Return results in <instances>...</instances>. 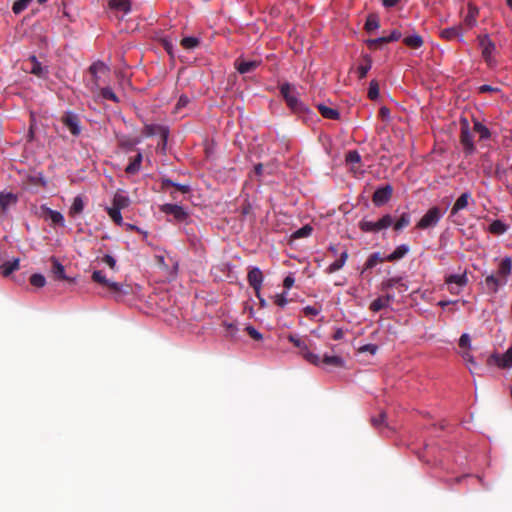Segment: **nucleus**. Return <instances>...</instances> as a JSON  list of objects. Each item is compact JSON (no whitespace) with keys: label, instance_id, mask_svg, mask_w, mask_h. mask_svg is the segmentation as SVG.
Returning <instances> with one entry per match:
<instances>
[{"label":"nucleus","instance_id":"obj_1","mask_svg":"<svg viewBox=\"0 0 512 512\" xmlns=\"http://www.w3.org/2000/svg\"><path fill=\"white\" fill-rule=\"evenodd\" d=\"M280 92L285 99L289 108L295 113H303L307 111V107L299 100L298 92L295 86L285 83L281 85Z\"/></svg>","mask_w":512,"mask_h":512},{"label":"nucleus","instance_id":"obj_2","mask_svg":"<svg viewBox=\"0 0 512 512\" xmlns=\"http://www.w3.org/2000/svg\"><path fill=\"white\" fill-rule=\"evenodd\" d=\"M288 340L299 349V354L309 363H317L319 361L318 354L309 350L307 342L295 335H289Z\"/></svg>","mask_w":512,"mask_h":512},{"label":"nucleus","instance_id":"obj_3","mask_svg":"<svg viewBox=\"0 0 512 512\" xmlns=\"http://www.w3.org/2000/svg\"><path fill=\"white\" fill-rule=\"evenodd\" d=\"M442 216L443 213L438 207H432L423 215V217L417 223L416 227L419 229H429L435 227Z\"/></svg>","mask_w":512,"mask_h":512},{"label":"nucleus","instance_id":"obj_4","mask_svg":"<svg viewBox=\"0 0 512 512\" xmlns=\"http://www.w3.org/2000/svg\"><path fill=\"white\" fill-rule=\"evenodd\" d=\"M319 361L317 363H312L315 366L322 367L327 370H331L334 368H341L344 366V360L337 355H328L325 354L323 356L318 355Z\"/></svg>","mask_w":512,"mask_h":512},{"label":"nucleus","instance_id":"obj_5","mask_svg":"<svg viewBox=\"0 0 512 512\" xmlns=\"http://www.w3.org/2000/svg\"><path fill=\"white\" fill-rule=\"evenodd\" d=\"M479 45L482 50V56L488 65L494 64L493 53L496 50L495 44L488 37V35L479 36Z\"/></svg>","mask_w":512,"mask_h":512},{"label":"nucleus","instance_id":"obj_6","mask_svg":"<svg viewBox=\"0 0 512 512\" xmlns=\"http://www.w3.org/2000/svg\"><path fill=\"white\" fill-rule=\"evenodd\" d=\"M160 211L167 215H172L178 222H184L188 218L187 211L178 204H163L160 207Z\"/></svg>","mask_w":512,"mask_h":512},{"label":"nucleus","instance_id":"obj_7","mask_svg":"<svg viewBox=\"0 0 512 512\" xmlns=\"http://www.w3.org/2000/svg\"><path fill=\"white\" fill-rule=\"evenodd\" d=\"M489 364H495L500 368H511L512 367V346L503 354H493L488 360Z\"/></svg>","mask_w":512,"mask_h":512},{"label":"nucleus","instance_id":"obj_8","mask_svg":"<svg viewBox=\"0 0 512 512\" xmlns=\"http://www.w3.org/2000/svg\"><path fill=\"white\" fill-rule=\"evenodd\" d=\"M92 279L100 285L109 288L113 292H120L122 290V286L120 284L109 280L102 271H94Z\"/></svg>","mask_w":512,"mask_h":512},{"label":"nucleus","instance_id":"obj_9","mask_svg":"<svg viewBox=\"0 0 512 512\" xmlns=\"http://www.w3.org/2000/svg\"><path fill=\"white\" fill-rule=\"evenodd\" d=\"M248 282L255 290L256 296L259 297L263 282V274L259 268L255 267L249 271Z\"/></svg>","mask_w":512,"mask_h":512},{"label":"nucleus","instance_id":"obj_10","mask_svg":"<svg viewBox=\"0 0 512 512\" xmlns=\"http://www.w3.org/2000/svg\"><path fill=\"white\" fill-rule=\"evenodd\" d=\"M62 122L63 124L70 130V132L77 136L80 134V123H79V119L77 117V115L73 114V113H66L63 117H62Z\"/></svg>","mask_w":512,"mask_h":512},{"label":"nucleus","instance_id":"obj_11","mask_svg":"<svg viewBox=\"0 0 512 512\" xmlns=\"http://www.w3.org/2000/svg\"><path fill=\"white\" fill-rule=\"evenodd\" d=\"M470 202H474L472 199V195L469 192L462 193L459 198L455 201L452 209H451V215H456L459 211L467 208L470 204Z\"/></svg>","mask_w":512,"mask_h":512},{"label":"nucleus","instance_id":"obj_12","mask_svg":"<svg viewBox=\"0 0 512 512\" xmlns=\"http://www.w3.org/2000/svg\"><path fill=\"white\" fill-rule=\"evenodd\" d=\"M42 217L46 220H50L54 225L64 226V217L58 212L54 211L48 207L42 206Z\"/></svg>","mask_w":512,"mask_h":512},{"label":"nucleus","instance_id":"obj_13","mask_svg":"<svg viewBox=\"0 0 512 512\" xmlns=\"http://www.w3.org/2000/svg\"><path fill=\"white\" fill-rule=\"evenodd\" d=\"M440 36L445 40H453L458 39L460 42H464L463 33H462V25H457L449 28H445L441 30Z\"/></svg>","mask_w":512,"mask_h":512},{"label":"nucleus","instance_id":"obj_14","mask_svg":"<svg viewBox=\"0 0 512 512\" xmlns=\"http://www.w3.org/2000/svg\"><path fill=\"white\" fill-rule=\"evenodd\" d=\"M392 195V188L390 185H387L385 187L378 188L373 195V202L376 205H383L385 204Z\"/></svg>","mask_w":512,"mask_h":512},{"label":"nucleus","instance_id":"obj_15","mask_svg":"<svg viewBox=\"0 0 512 512\" xmlns=\"http://www.w3.org/2000/svg\"><path fill=\"white\" fill-rule=\"evenodd\" d=\"M234 65L239 73L246 74L254 71L260 65V61L237 59Z\"/></svg>","mask_w":512,"mask_h":512},{"label":"nucleus","instance_id":"obj_16","mask_svg":"<svg viewBox=\"0 0 512 512\" xmlns=\"http://www.w3.org/2000/svg\"><path fill=\"white\" fill-rule=\"evenodd\" d=\"M460 140L466 152L471 153L474 150L472 134L469 130L467 122H465L461 128Z\"/></svg>","mask_w":512,"mask_h":512},{"label":"nucleus","instance_id":"obj_17","mask_svg":"<svg viewBox=\"0 0 512 512\" xmlns=\"http://www.w3.org/2000/svg\"><path fill=\"white\" fill-rule=\"evenodd\" d=\"M144 135L147 137H151L157 134H160L164 140H166L168 135V130L166 127L157 125V124H146L143 131Z\"/></svg>","mask_w":512,"mask_h":512},{"label":"nucleus","instance_id":"obj_18","mask_svg":"<svg viewBox=\"0 0 512 512\" xmlns=\"http://www.w3.org/2000/svg\"><path fill=\"white\" fill-rule=\"evenodd\" d=\"M91 74L94 76V81H93V84L91 86V91H95L96 89L99 88V83H98V77H97V74L98 73H105L108 71V67L102 63V62H96V63H93L90 68H89Z\"/></svg>","mask_w":512,"mask_h":512},{"label":"nucleus","instance_id":"obj_19","mask_svg":"<svg viewBox=\"0 0 512 512\" xmlns=\"http://www.w3.org/2000/svg\"><path fill=\"white\" fill-rule=\"evenodd\" d=\"M108 6L110 9L123 12L124 14L129 13L131 10L130 0H109Z\"/></svg>","mask_w":512,"mask_h":512},{"label":"nucleus","instance_id":"obj_20","mask_svg":"<svg viewBox=\"0 0 512 512\" xmlns=\"http://www.w3.org/2000/svg\"><path fill=\"white\" fill-rule=\"evenodd\" d=\"M467 282L468 278L466 273L452 274L449 275L445 280L446 285H456L459 288H463L467 284Z\"/></svg>","mask_w":512,"mask_h":512},{"label":"nucleus","instance_id":"obj_21","mask_svg":"<svg viewBox=\"0 0 512 512\" xmlns=\"http://www.w3.org/2000/svg\"><path fill=\"white\" fill-rule=\"evenodd\" d=\"M19 262L20 260L18 258L5 262L0 266V273L5 277L9 276L14 271L19 269Z\"/></svg>","mask_w":512,"mask_h":512},{"label":"nucleus","instance_id":"obj_22","mask_svg":"<svg viewBox=\"0 0 512 512\" xmlns=\"http://www.w3.org/2000/svg\"><path fill=\"white\" fill-rule=\"evenodd\" d=\"M17 202L16 195L12 193H0V209L6 211L11 205Z\"/></svg>","mask_w":512,"mask_h":512},{"label":"nucleus","instance_id":"obj_23","mask_svg":"<svg viewBox=\"0 0 512 512\" xmlns=\"http://www.w3.org/2000/svg\"><path fill=\"white\" fill-rule=\"evenodd\" d=\"M409 251V247L405 244L398 246L391 254L385 257L386 261L393 262L403 258Z\"/></svg>","mask_w":512,"mask_h":512},{"label":"nucleus","instance_id":"obj_24","mask_svg":"<svg viewBox=\"0 0 512 512\" xmlns=\"http://www.w3.org/2000/svg\"><path fill=\"white\" fill-rule=\"evenodd\" d=\"M51 261H52V264H53L52 270H51L53 276L56 279H60V280L67 279L66 274H65L64 266L54 257L51 258Z\"/></svg>","mask_w":512,"mask_h":512},{"label":"nucleus","instance_id":"obj_25","mask_svg":"<svg viewBox=\"0 0 512 512\" xmlns=\"http://www.w3.org/2000/svg\"><path fill=\"white\" fill-rule=\"evenodd\" d=\"M477 15H478V9L475 6L470 4L468 6V13H467V15L464 18V23L469 28L474 27L476 25V23H477V21H476Z\"/></svg>","mask_w":512,"mask_h":512},{"label":"nucleus","instance_id":"obj_26","mask_svg":"<svg viewBox=\"0 0 512 512\" xmlns=\"http://www.w3.org/2000/svg\"><path fill=\"white\" fill-rule=\"evenodd\" d=\"M511 269H512V261L509 257H506L501 261V263L499 265L498 275L500 277H503L504 279H506L510 275Z\"/></svg>","mask_w":512,"mask_h":512},{"label":"nucleus","instance_id":"obj_27","mask_svg":"<svg viewBox=\"0 0 512 512\" xmlns=\"http://www.w3.org/2000/svg\"><path fill=\"white\" fill-rule=\"evenodd\" d=\"M506 283V280L501 282L498 278H496L494 275H489L485 279V284L489 291L492 293H496L499 289V286L504 285Z\"/></svg>","mask_w":512,"mask_h":512},{"label":"nucleus","instance_id":"obj_28","mask_svg":"<svg viewBox=\"0 0 512 512\" xmlns=\"http://www.w3.org/2000/svg\"><path fill=\"white\" fill-rule=\"evenodd\" d=\"M347 258H348V253L345 250L340 254L339 259H337L336 261H334L333 263H331L329 265L328 272L333 273V272L340 270L345 265Z\"/></svg>","mask_w":512,"mask_h":512},{"label":"nucleus","instance_id":"obj_29","mask_svg":"<svg viewBox=\"0 0 512 512\" xmlns=\"http://www.w3.org/2000/svg\"><path fill=\"white\" fill-rule=\"evenodd\" d=\"M130 204V199L122 193H116L113 197V206L118 209H124Z\"/></svg>","mask_w":512,"mask_h":512},{"label":"nucleus","instance_id":"obj_30","mask_svg":"<svg viewBox=\"0 0 512 512\" xmlns=\"http://www.w3.org/2000/svg\"><path fill=\"white\" fill-rule=\"evenodd\" d=\"M508 229V226L501 220H494L489 226V232L495 235H502Z\"/></svg>","mask_w":512,"mask_h":512},{"label":"nucleus","instance_id":"obj_31","mask_svg":"<svg viewBox=\"0 0 512 512\" xmlns=\"http://www.w3.org/2000/svg\"><path fill=\"white\" fill-rule=\"evenodd\" d=\"M318 109H319L320 113L322 114V116L327 119H338V117H339L338 110H336L334 108H330L326 105L319 104Z\"/></svg>","mask_w":512,"mask_h":512},{"label":"nucleus","instance_id":"obj_32","mask_svg":"<svg viewBox=\"0 0 512 512\" xmlns=\"http://www.w3.org/2000/svg\"><path fill=\"white\" fill-rule=\"evenodd\" d=\"M83 210H84V200H83L82 196H76L73 199V203L70 207L69 212L71 215H77V214L82 213Z\"/></svg>","mask_w":512,"mask_h":512},{"label":"nucleus","instance_id":"obj_33","mask_svg":"<svg viewBox=\"0 0 512 512\" xmlns=\"http://www.w3.org/2000/svg\"><path fill=\"white\" fill-rule=\"evenodd\" d=\"M142 162V154L138 153L134 160H132L129 165L126 167L125 171L128 174H135L140 170Z\"/></svg>","mask_w":512,"mask_h":512},{"label":"nucleus","instance_id":"obj_34","mask_svg":"<svg viewBox=\"0 0 512 512\" xmlns=\"http://www.w3.org/2000/svg\"><path fill=\"white\" fill-rule=\"evenodd\" d=\"M404 43L411 48H419L423 45V40L420 35L414 34V35L405 37Z\"/></svg>","mask_w":512,"mask_h":512},{"label":"nucleus","instance_id":"obj_35","mask_svg":"<svg viewBox=\"0 0 512 512\" xmlns=\"http://www.w3.org/2000/svg\"><path fill=\"white\" fill-rule=\"evenodd\" d=\"M411 222V216L409 213H403L399 219L394 223V229L400 231L407 227Z\"/></svg>","mask_w":512,"mask_h":512},{"label":"nucleus","instance_id":"obj_36","mask_svg":"<svg viewBox=\"0 0 512 512\" xmlns=\"http://www.w3.org/2000/svg\"><path fill=\"white\" fill-rule=\"evenodd\" d=\"M359 227L364 232H379L380 228H378V221H368V220H362L359 223Z\"/></svg>","mask_w":512,"mask_h":512},{"label":"nucleus","instance_id":"obj_37","mask_svg":"<svg viewBox=\"0 0 512 512\" xmlns=\"http://www.w3.org/2000/svg\"><path fill=\"white\" fill-rule=\"evenodd\" d=\"M383 261H386L385 258H383L380 253L376 252L369 256L365 263V269H371L374 266H376L378 263H381Z\"/></svg>","mask_w":512,"mask_h":512},{"label":"nucleus","instance_id":"obj_38","mask_svg":"<svg viewBox=\"0 0 512 512\" xmlns=\"http://www.w3.org/2000/svg\"><path fill=\"white\" fill-rule=\"evenodd\" d=\"M106 211L110 218L118 225H123V219L121 215V209L115 207H107Z\"/></svg>","mask_w":512,"mask_h":512},{"label":"nucleus","instance_id":"obj_39","mask_svg":"<svg viewBox=\"0 0 512 512\" xmlns=\"http://www.w3.org/2000/svg\"><path fill=\"white\" fill-rule=\"evenodd\" d=\"M371 67H372L371 59L369 57H365V63L359 65L358 68H357V72H358L359 78L360 79L365 78L367 73H368V71L371 69Z\"/></svg>","mask_w":512,"mask_h":512},{"label":"nucleus","instance_id":"obj_40","mask_svg":"<svg viewBox=\"0 0 512 512\" xmlns=\"http://www.w3.org/2000/svg\"><path fill=\"white\" fill-rule=\"evenodd\" d=\"M181 45L187 50L194 49L199 45V39L196 37H185L181 40Z\"/></svg>","mask_w":512,"mask_h":512},{"label":"nucleus","instance_id":"obj_41","mask_svg":"<svg viewBox=\"0 0 512 512\" xmlns=\"http://www.w3.org/2000/svg\"><path fill=\"white\" fill-rule=\"evenodd\" d=\"M33 0H17L12 6V10L15 14H20L24 11Z\"/></svg>","mask_w":512,"mask_h":512},{"label":"nucleus","instance_id":"obj_42","mask_svg":"<svg viewBox=\"0 0 512 512\" xmlns=\"http://www.w3.org/2000/svg\"><path fill=\"white\" fill-rule=\"evenodd\" d=\"M163 186L164 187H169V186H172V187H175L176 188V191H179L183 194L185 193H188L190 188L188 185H181V184H176L174 183L172 180L170 179H166L163 181Z\"/></svg>","mask_w":512,"mask_h":512},{"label":"nucleus","instance_id":"obj_43","mask_svg":"<svg viewBox=\"0 0 512 512\" xmlns=\"http://www.w3.org/2000/svg\"><path fill=\"white\" fill-rule=\"evenodd\" d=\"M365 28L368 32H372L373 30H376L379 28V21L375 15H370L367 18Z\"/></svg>","mask_w":512,"mask_h":512},{"label":"nucleus","instance_id":"obj_44","mask_svg":"<svg viewBox=\"0 0 512 512\" xmlns=\"http://www.w3.org/2000/svg\"><path fill=\"white\" fill-rule=\"evenodd\" d=\"M392 224H394V220L389 214L384 215L378 220V228H380V231L389 228Z\"/></svg>","mask_w":512,"mask_h":512},{"label":"nucleus","instance_id":"obj_45","mask_svg":"<svg viewBox=\"0 0 512 512\" xmlns=\"http://www.w3.org/2000/svg\"><path fill=\"white\" fill-rule=\"evenodd\" d=\"M368 96L370 99L375 100L379 96V85L376 80H372L369 85Z\"/></svg>","mask_w":512,"mask_h":512},{"label":"nucleus","instance_id":"obj_46","mask_svg":"<svg viewBox=\"0 0 512 512\" xmlns=\"http://www.w3.org/2000/svg\"><path fill=\"white\" fill-rule=\"evenodd\" d=\"M30 72L37 76H42L43 68L41 64L36 60L35 56L31 57Z\"/></svg>","mask_w":512,"mask_h":512},{"label":"nucleus","instance_id":"obj_47","mask_svg":"<svg viewBox=\"0 0 512 512\" xmlns=\"http://www.w3.org/2000/svg\"><path fill=\"white\" fill-rule=\"evenodd\" d=\"M312 233V227L305 225L293 233L294 238H304L310 236Z\"/></svg>","mask_w":512,"mask_h":512},{"label":"nucleus","instance_id":"obj_48","mask_svg":"<svg viewBox=\"0 0 512 512\" xmlns=\"http://www.w3.org/2000/svg\"><path fill=\"white\" fill-rule=\"evenodd\" d=\"M30 283L35 287H43L46 283V279L42 274H33L30 277Z\"/></svg>","mask_w":512,"mask_h":512},{"label":"nucleus","instance_id":"obj_49","mask_svg":"<svg viewBox=\"0 0 512 512\" xmlns=\"http://www.w3.org/2000/svg\"><path fill=\"white\" fill-rule=\"evenodd\" d=\"M385 307H387V304L383 301L381 297L375 299L370 304V310L373 312H378Z\"/></svg>","mask_w":512,"mask_h":512},{"label":"nucleus","instance_id":"obj_50","mask_svg":"<svg viewBox=\"0 0 512 512\" xmlns=\"http://www.w3.org/2000/svg\"><path fill=\"white\" fill-rule=\"evenodd\" d=\"M385 418H386L385 413L381 412L379 414V416L371 418V424L373 425V427L379 429L385 425Z\"/></svg>","mask_w":512,"mask_h":512},{"label":"nucleus","instance_id":"obj_51","mask_svg":"<svg viewBox=\"0 0 512 512\" xmlns=\"http://www.w3.org/2000/svg\"><path fill=\"white\" fill-rule=\"evenodd\" d=\"M346 161L349 164H358L361 161V156L357 151H349L346 155Z\"/></svg>","mask_w":512,"mask_h":512},{"label":"nucleus","instance_id":"obj_52","mask_svg":"<svg viewBox=\"0 0 512 512\" xmlns=\"http://www.w3.org/2000/svg\"><path fill=\"white\" fill-rule=\"evenodd\" d=\"M474 130L479 133L481 138H488L490 136L489 130L480 122H475Z\"/></svg>","mask_w":512,"mask_h":512},{"label":"nucleus","instance_id":"obj_53","mask_svg":"<svg viewBox=\"0 0 512 512\" xmlns=\"http://www.w3.org/2000/svg\"><path fill=\"white\" fill-rule=\"evenodd\" d=\"M101 261L109 266L110 269L117 270L116 259L113 256L106 254L101 258Z\"/></svg>","mask_w":512,"mask_h":512},{"label":"nucleus","instance_id":"obj_54","mask_svg":"<svg viewBox=\"0 0 512 512\" xmlns=\"http://www.w3.org/2000/svg\"><path fill=\"white\" fill-rule=\"evenodd\" d=\"M101 95L104 99H109V100H112L114 102H118V97L116 96V94L112 91L111 88L109 87H106V88H102L101 89Z\"/></svg>","mask_w":512,"mask_h":512},{"label":"nucleus","instance_id":"obj_55","mask_svg":"<svg viewBox=\"0 0 512 512\" xmlns=\"http://www.w3.org/2000/svg\"><path fill=\"white\" fill-rule=\"evenodd\" d=\"M275 304L281 308L285 307V305L288 303L287 299V293H281L275 296L274 300Z\"/></svg>","mask_w":512,"mask_h":512},{"label":"nucleus","instance_id":"obj_56","mask_svg":"<svg viewBox=\"0 0 512 512\" xmlns=\"http://www.w3.org/2000/svg\"><path fill=\"white\" fill-rule=\"evenodd\" d=\"M224 327H225V331H226V336L228 337H235L236 335V332H237V327L234 323H227L225 322L224 323Z\"/></svg>","mask_w":512,"mask_h":512},{"label":"nucleus","instance_id":"obj_57","mask_svg":"<svg viewBox=\"0 0 512 512\" xmlns=\"http://www.w3.org/2000/svg\"><path fill=\"white\" fill-rule=\"evenodd\" d=\"M246 331L250 335V337L253 338L254 340L259 341L263 338L262 334L260 332H258L253 326H247Z\"/></svg>","mask_w":512,"mask_h":512},{"label":"nucleus","instance_id":"obj_58","mask_svg":"<svg viewBox=\"0 0 512 512\" xmlns=\"http://www.w3.org/2000/svg\"><path fill=\"white\" fill-rule=\"evenodd\" d=\"M470 336L468 334H463L459 339V346L462 348H466L470 346Z\"/></svg>","mask_w":512,"mask_h":512},{"label":"nucleus","instance_id":"obj_59","mask_svg":"<svg viewBox=\"0 0 512 512\" xmlns=\"http://www.w3.org/2000/svg\"><path fill=\"white\" fill-rule=\"evenodd\" d=\"M319 312H320V310L318 308H316V307H313V306H307V307L304 308V313H305L306 316L313 317V316L318 315Z\"/></svg>","mask_w":512,"mask_h":512},{"label":"nucleus","instance_id":"obj_60","mask_svg":"<svg viewBox=\"0 0 512 512\" xmlns=\"http://www.w3.org/2000/svg\"><path fill=\"white\" fill-rule=\"evenodd\" d=\"M398 279L391 278L382 283V290H388L395 286V284L398 282Z\"/></svg>","mask_w":512,"mask_h":512},{"label":"nucleus","instance_id":"obj_61","mask_svg":"<svg viewBox=\"0 0 512 512\" xmlns=\"http://www.w3.org/2000/svg\"><path fill=\"white\" fill-rule=\"evenodd\" d=\"M294 282V277L291 274H289L288 276L285 277L283 285L286 289H290L294 285Z\"/></svg>","mask_w":512,"mask_h":512},{"label":"nucleus","instance_id":"obj_62","mask_svg":"<svg viewBox=\"0 0 512 512\" xmlns=\"http://www.w3.org/2000/svg\"><path fill=\"white\" fill-rule=\"evenodd\" d=\"M188 103H189V98L187 96L182 95V96H180V98L176 104V109L186 107Z\"/></svg>","mask_w":512,"mask_h":512},{"label":"nucleus","instance_id":"obj_63","mask_svg":"<svg viewBox=\"0 0 512 512\" xmlns=\"http://www.w3.org/2000/svg\"><path fill=\"white\" fill-rule=\"evenodd\" d=\"M499 89L497 87H493V86H490V85H481L479 87V92L480 93H487V92H498Z\"/></svg>","mask_w":512,"mask_h":512},{"label":"nucleus","instance_id":"obj_64","mask_svg":"<svg viewBox=\"0 0 512 512\" xmlns=\"http://www.w3.org/2000/svg\"><path fill=\"white\" fill-rule=\"evenodd\" d=\"M401 38V33L398 30H394L391 32V34L387 37V40L389 42L391 41H397Z\"/></svg>","mask_w":512,"mask_h":512}]
</instances>
